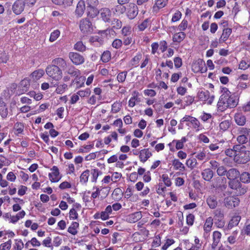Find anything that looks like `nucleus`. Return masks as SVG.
<instances>
[{
  "label": "nucleus",
  "instance_id": "de8ad7c7",
  "mask_svg": "<svg viewBox=\"0 0 250 250\" xmlns=\"http://www.w3.org/2000/svg\"><path fill=\"white\" fill-rule=\"evenodd\" d=\"M121 106H122V105L120 103H119L118 102H115L112 105V112L115 113L118 112L120 110Z\"/></svg>",
  "mask_w": 250,
  "mask_h": 250
},
{
  "label": "nucleus",
  "instance_id": "a211bd4d",
  "mask_svg": "<svg viewBox=\"0 0 250 250\" xmlns=\"http://www.w3.org/2000/svg\"><path fill=\"white\" fill-rule=\"evenodd\" d=\"M206 202L211 209L215 208L218 205L217 197L214 195L208 196L206 199Z\"/></svg>",
  "mask_w": 250,
  "mask_h": 250
},
{
  "label": "nucleus",
  "instance_id": "a19ab883",
  "mask_svg": "<svg viewBox=\"0 0 250 250\" xmlns=\"http://www.w3.org/2000/svg\"><path fill=\"white\" fill-rule=\"evenodd\" d=\"M123 194V192L120 188H115L112 193L116 199H120L122 198V196Z\"/></svg>",
  "mask_w": 250,
  "mask_h": 250
},
{
  "label": "nucleus",
  "instance_id": "37998d69",
  "mask_svg": "<svg viewBox=\"0 0 250 250\" xmlns=\"http://www.w3.org/2000/svg\"><path fill=\"white\" fill-rule=\"evenodd\" d=\"M111 25L113 28L119 29L121 28L122 24L121 21L117 19H114L111 21Z\"/></svg>",
  "mask_w": 250,
  "mask_h": 250
},
{
  "label": "nucleus",
  "instance_id": "ea45409f",
  "mask_svg": "<svg viewBox=\"0 0 250 250\" xmlns=\"http://www.w3.org/2000/svg\"><path fill=\"white\" fill-rule=\"evenodd\" d=\"M102 172L97 169H93L91 170V174L92 175V181L96 182L98 176L102 174Z\"/></svg>",
  "mask_w": 250,
  "mask_h": 250
},
{
  "label": "nucleus",
  "instance_id": "423d86ee",
  "mask_svg": "<svg viewBox=\"0 0 250 250\" xmlns=\"http://www.w3.org/2000/svg\"><path fill=\"white\" fill-rule=\"evenodd\" d=\"M239 203V198L234 196L227 197L224 199L225 206L228 208L232 209L237 207Z\"/></svg>",
  "mask_w": 250,
  "mask_h": 250
},
{
  "label": "nucleus",
  "instance_id": "aec40b11",
  "mask_svg": "<svg viewBox=\"0 0 250 250\" xmlns=\"http://www.w3.org/2000/svg\"><path fill=\"white\" fill-rule=\"evenodd\" d=\"M221 236V233L218 231H215L213 232V243L211 245V247L212 249H214L217 246V245H218L220 241Z\"/></svg>",
  "mask_w": 250,
  "mask_h": 250
},
{
  "label": "nucleus",
  "instance_id": "a878e982",
  "mask_svg": "<svg viewBox=\"0 0 250 250\" xmlns=\"http://www.w3.org/2000/svg\"><path fill=\"white\" fill-rule=\"evenodd\" d=\"M186 37V34L183 32H180L174 34L173 36V42H181Z\"/></svg>",
  "mask_w": 250,
  "mask_h": 250
},
{
  "label": "nucleus",
  "instance_id": "09e8293b",
  "mask_svg": "<svg viewBox=\"0 0 250 250\" xmlns=\"http://www.w3.org/2000/svg\"><path fill=\"white\" fill-rule=\"evenodd\" d=\"M167 1L168 0H157L155 5L158 8H162L167 5Z\"/></svg>",
  "mask_w": 250,
  "mask_h": 250
},
{
  "label": "nucleus",
  "instance_id": "e2e57ef3",
  "mask_svg": "<svg viewBox=\"0 0 250 250\" xmlns=\"http://www.w3.org/2000/svg\"><path fill=\"white\" fill-rule=\"evenodd\" d=\"M237 234V232L236 231H234L233 232L232 235L228 237V240L230 244H233L236 242Z\"/></svg>",
  "mask_w": 250,
  "mask_h": 250
},
{
  "label": "nucleus",
  "instance_id": "052dcab7",
  "mask_svg": "<svg viewBox=\"0 0 250 250\" xmlns=\"http://www.w3.org/2000/svg\"><path fill=\"white\" fill-rule=\"evenodd\" d=\"M78 217V214L77 213L76 210L72 208L70 209L69 211V218L70 219H77Z\"/></svg>",
  "mask_w": 250,
  "mask_h": 250
},
{
  "label": "nucleus",
  "instance_id": "79ce46f5",
  "mask_svg": "<svg viewBox=\"0 0 250 250\" xmlns=\"http://www.w3.org/2000/svg\"><path fill=\"white\" fill-rule=\"evenodd\" d=\"M57 87L56 89V92L58 94H62L67 89V85L65 83H63L59 85H57Z\"/></svg>",
  "mask_w": 250,
  "mask_h": 250
},
{
  "label": "nucleus",
  "instance_id": "f704fd0d",
  "mask_svg": "<svg viewBox=\"0 0 250 250\" xmlns=\"http://www.w3.org/2000/svg\"><path fill=\"white\" fill-rule=\"evenodd\" d=\"M111 59V53L109 51H104L101 56V59L104 62H108Z\"/></svg>",
  "mask_w": 250,
  "mask_h": 250
},
{
  "label": "nucleus",
  "instance_id": "7c9ffc66",
  "mask_svg": "<svg viewBox=\"0 0 250 250\" xmlns=\"http://www.w3.org/2000/svg\"><path fill=\"white\" fill-rule=\"evenodd\" d=\"M198 96L200 100L207 101L209 98V92L208 90H202L199 92Z\"/></svg>",
  "mask_w": 250,
  "mask_h": 250
},
{
  "label": "nucleus",
  "instance_id": "e433bc0d",
  "mask_svg": "<svg viewBox=\"0 0 250 250\" xmlns=\"http://www.w3.org/2000/svg\"><path fill=\"white\" fill-rule=\"evenodd\" d=\"M126 11V7L125 6L121 5L119 4L115 6L114 11L119 14H123Z\"/></svg>",
  "mask_w": 250,
  "mask_h": 250
},
{
  "label": "nucleus",
  "instance_id": "1a4fd4ad",
  "mask_svg": "<svg viewBox=\"0 0 250 250\" xmlns=\"http://www.w3.org/2000/svg\"><path fill=\"white\" fill-rule=\"evenodd\" d=\"M69 57L72 62L75 65L81 64L84 62L83 57L77 53L70 52L69 54Z\"/></svg>",
  "mask_w": 250,
  "mask_h": 250
},
{
  "label": "nucleus",
  "instance_id": "5fc2aeb1",
  "mask_svg": "<svg viewBox=\"0 0 250 250\" xmlns=\"http://www.w3.org/2000/svg\"><path fill=\"white\" fill-rule=\"evenodd\" d=\"M14 127L18 133H21L23 130L24 125L21 123L18 122L15 124Z\"/></svg>",
  "mask_w": 250,
  "mask_h": 250
},
{
  "label": "nucleus",
  "instance_id": "2f4dec72",
  "mask_svg": "<svg viewBox=\"0 0 250 250\" xmlns=\"http://www.w3.org/2000/svg\"><path fill=\"white\" fill-rule=\"evenodd\" d=\"M240 179L242 183H250V173L247 172H243L240 173Z\"/></svg>",
  "mask_w": 250,
  "mask_h": 250
},
{
  "label": "nucleus",
  "instance_id": "7ed1b4c3",
  "mask_svg": "<svg viewBox=\"0 0 250 250\" xmlns=\"http://www.w3.org/2000/svg\"><path fill=\"white\" fill-rule=\"evenodd\" d=\"M236 148L237 153L233 160L234 162L239 164H245L250 161V151L246 149L244 146L239 145Z\"/></svg>",
  "mask_w": 250,
  "mask_h": 250
},
{
  "label": "nucleus",
  "instance_id": "13d9d810",
  "mask_svg": "<svg viewBox=\"0 0 250 250\" xmlns=\"http://www.w3.org/2000/svg\"><path fill=\"white\" fill-rule=\"evenodd\" d=\"M149 20L148 19L144 20L139 25V28L140 30H145L149 25Z\"/></svg>",
  "mask_w": 250,
  "mask_h": 250
},
{
  "label": "nucleus",
  "instance_id": "bb28decb",
  "mask_svg": "<svg viewBox=\"0 0 250 250\" xmlns=\"http://www.w3.org/2000/svg\"><path fill=\"white\" fill-rule=\"evenodd\" d=\"M8 109L6 104L3 102H0V115L2 118H5L8 115Z\"/></svg>",
  "mask_w": 250,
  "mask_h": 250
},
{
  "label": "nucleus",
  "instance_id": "603ef678",
  "mask_svg": "<svg viewBox=\"0 0 250 250\" xmlns=\"http://www.w3.org/2000/svg\"><path fill=\"white\" fill-rule=\"evenodd\" d=\"M142 59V54H138L131 60L132 65H136Z\"/></svg>",
  "mask_w": 250,
  "mask_h": 250
},
{
  "label": "nucleus",
  "instance_id": "393cba45",
  "mask_svg": "<svg viewBox=\"0 0 250 250\" xmlns=\"http://www.w3.org/2000/svg\"><path fill=\"white\" fill-rule=\"evenodd\" d=\"M65 73L75 77H78L81 74L80 70L75 68L73 65L68 66Z\"/></svg>",
  "mask_w": 250,
  "mask_h": 250
},
{
  "label": "nucleus",
  "instance_id": "69168bd1",
  "mask_svg": "<svg viewBox=\"0 0 250 250\" xmlns=\"http://www.w3.org/2000/svg\"><path fill=\"white\" fill-rule=\"evenodd\" d=\"M188 26V21L186 20H183L181 23L179 24L178 27L180 31H184L186 29Z\"/></svg>",
  "mask_w": 250,
  "mask_h": 250
},
{
  "label": "nucleus",
  "instance_id": "f8f14e48",
  "mask_svg": "<svg viewBox=\"0 0 250 250\" xmlns=\"http://www.w3.org/2000/svg\"><path fill=\"white\" fill-rule=\"evenodd\" d=\"M85 10V3L83 0H80L77 3L75 11V15L77 17H81Z\"/></svg>",
  "mask_w": 250,
  "mask_h": 250
},
{
  "label": "nucleus",
  "instance_id": "72a5a7b5",
  "mask_svg": "<svg viewBox=\"0 0 250 250\" xmlns=\"http://www.w3.org/2000/svg\"><path fill=\"white\" fill-rule=\"evenodd\" d=\"M89 176V170L87 169L83 171L80 176V182L83 183H86L88 179Z\"/></svg>",
  "mask_w": 250,
  "mask_h": 250
},
{
  "label": "nucleus",
  "instance_id": "f03ea898",
  "mask_svg": "<svg viewBox=\"0 0 250 250\" xmlns=\"http://www.w3.org/2000/svg\"><path fill=\"white\" fill-rule=\"evenodd\" d=\"M238 101L239 98L234 94L221 96L217 103L218 109L223 111L228 108H234L237 105Z\"/></svg>",
  "mask_w": 250,
  "mask_h": 250
},
{
  "label": "nucleus",
  "instance_id": "58836bf2",
  "mask_svg": "<svg viewBox=\"0 0 250 250\" xmlns=\"http://www.w3.org/2000/svg\"><path fill=\"white\" fill-rule=\"evenodd\" d=\"M60 35V31L59 30H55L51 33L49 41L50 42H53L57 40V39Z\"/></svg>",
  "mask_w": 250,
  "mask_h": 250
},
{
  "label": "nucleus",
  "instance_id": "c85d7f7f",
  "mask_svg": "<svg viewBox=\"0 0 250 250\" xmlns=\"http://www.w3.org/2000/svg\"><path fill=\"white\" fill-rule=\"evenodd\" d=\"M241 219V217L240 216H234L232 218V219L229 221L228 228L229 229H232L233 227L236 226L239 223Z\"/></svg>",
  "mask_w": 250,
  "mask_h": 250
},
{
  "label": "nucleus",
  "instance_id": "f3484780",
  "mask_svg": "<svg viewBox=\"0 0 250 250\" xmlns=\"http://www.w3.org/2000/svg\"><path fill=\"white\" fill-rule=\"evenodd\" d=\"M99 11L97 6H87L86 12L87 17L94 19L99 14Z\"/></svg>",
  "mask_w": 250,
  "mask_h": 250
},
{
  "label": "nucleus",
  "instance_id": "338daca9",
  "mask_svg": "<svg viewBox=\"0 0 250 250\" xmlns=\"http://www.w3.org/2000/svg\"><path fill=\"white\" fill-rule=\"evenodd\" d=\"M237 140L240 144H244L247 142L248 139L246 135H241L237 137Z\"/></svg>",
  "mask_w": 250,
  "mask_h": 250
},
{
  "label": "nucleus",
  "instance_id": "680f3d73",
  "mask_svg": "<svg viewBox=\"0 0 250 250\" xmlns=\"http://www.w3.org/2000/svg\"><path fill=\"white\" fill-rule=\"evenodd\" d=\"M215 221V225L216 226L217 228H222L224 227L225 221L223 218L216 219V220Z\"/></svg>",
  "mask_w": 250,
  "mask_h": 250
},
{
  "label": "nucleus",
  "instance_id": "bf43d9fd",
  "mask_svg": "<svg viewBox=\"0 0 250 250\" xmlns=\"http://www.w3.org/2000/svg\"><path fill=\"white\" fill-rule=\"evenodd\" d=\"M194 215L192 214H189L187 216V223L189 226H192L194 221Z\"/></svg>",
  "mask_w": 250,
  "mask_h": 250
},
{
  "label": "nucleus",
  "instance_id": "8fccbe9b",
  "mask_svg": "<svg viewBox=\"0 0 250 250\" xmlns=\"http://www.w3.org/2000/svg\"><path fill=\"white\" fill-rule=\"evenodd\" d=\"M217 173L219 176H224L227 175V170L224 166H221L218 167Z\"/></svg>",
  "mask_w": 250,
  "mask_h": 250
},
{
  "label": "nucleus",
  "instance_id": "c756f323",
  "mask_svg": "<svg viewBox=\"0 0 250 250\" xmlns=\"http://www.w3.org/2000/svg\"><path fill=\"white\" fill-rule=\"evenodd\" d=\"M79 224L78 223L76 222H73L71 226L68 228L67 231L73 234V235H76L78 233V231L77 230V229L79 228Z\"/></svg>",
  "mask_w": 250,
  "mask_h": 250
},
{
  "label": "nucleus",
  "instance_id": "5701e85b",
  "mask_svg": "<svg viewBox=\"0 0 250 250\" xmlns=\"http://www.w3.org/2000/svg\"><path fill=\"white\" fill-rule=\"evenodd\" d=\"M232 32V29L229 28H225L223 30L222 34L219 39L220 42L226 41Z\"/></svg>",
  "mask_w": 250,
  "mask_h": 250
},
{
  "label": "nucleus",
  "instance_id": "9b49d317",
  "mask_svg": "<svg viewBox=\"0 0 250 250\" xmlns=\"http://www.w3.org/2000/svg\"><path fill=\"white\" fill-rule=\"evenodd\" d=\"M100 18L105 22H109L111 17V12L107 8H103L100 10Z\"/></svg>",
  "mask_w": 250,
  "mask_h": 250
},
{
  "label": "nucleus",
  "instance_id": "ddd939ff",
  "mask_svg": "<svg viewBox=\"0 0 250 250\" xmlns=\"http://www.w3.org/2000/svg\"><path fill=\"white\" fill-rule=\"evenodd\" d=\"M51 170L52 172L49 174L50 181L52 182H58L61 179V177H59L60 172L58 168L56 166H53Z\"/></svg>",
  "mask_w": 250,
  "mask_h": 250
},
{
  "label": "nucleus",
  "instance_id": "864d4df0",
  "mask_svg": "<svg viewBox=\"0 0 250 250\" xmlns=\"http://www.w3.org/2000/svg\"><path fill=\"white\" fill-rule=\"evenodd\" d=\"M122 44L123 42L122 40L116 39L113 42L112 45L113 47L116 49H119L122 46Z\"/></svg>",
  "mask_w": 250,
  "mask_h": 250
},
{
  "label": "nucleus",
  "instance_id": "20e7f679",
  "mask_svg": "<svg viewBox=\"0 0 250 250\" xmlns=\"http://www.w3.org/2000/svg\"><path fill=\"white\" fill-rule=\"evenodd\" d=\"M228 185L231 189L235 190V193L237 196L244 195L247 191L246 187L243 186L237 179L229 181Z\"/></svg>",
  "mask_w": 250,
  "mask_h": 250
},
{
  "label": "nucleus",
  "instance_id": "4be33fe9",
  "mask_svg": "<svg viewBox=\"0 0 250 250\" xmlns=\"http://www.w3.org/2000/svg\"><path fill=\"white\" fill-rule=\"evenodd\" d=\"M44 74V71L43 69H39L33 72L31 74V77L33 81H36L41 78Z\"/></svg>",
  "mask_w": 250,
  "mask_h": 250
},
{
  "label": "nucleus",
  "instance_id": "9d476101",
  "mask_svg": "<svg viewBox=\"0 0 250 250\" xmlns=\"http://www.w3.org/2000/svg\"><path fill=\"white\" fill-rule=\"evenodd\" d=\"M25 3L21 0H17L12 5V10L16 15H20L24 10Z\"/></svg>",
  "mask_w": 250,
  "mask_h": 250
},
{
  "label": "nucleus",
  "instance_id": "c9c22d12",
  "mask_svg": "<svg viewBox=\"0 0 250 250\" xmlns=\"http://www.w3.org/2000/svg\"><path fill=\"white\" fill-rule=\"evenodd\" d=\"M172 165L175 169H184L185 167L184 165L178 159H174L172 162Z\"/></svg>",
  "mask_w": 250,
  "mask_h": 250
},
{
  "label": "nucleus",
  "instance_id": "6e6d98bb",
  "mask_svg": "<svg viewBox=\"0 0 250 250\" xmlns=\"http://www.w3.org/2000/svg\"><path fill=\"white\" fill-rule=\"evenodd\" d=\"M162 178L163 179V182L165 184L167 187H169L171 185V182L170 181V178L168 177L167 174H164L162 175Z\"/></svg>",
  "mask_w": 250,
  "mask_h": 250
},
{
  "label": "nucleus",
  "instance_id": "0eeeda50",
  "mask_svg": "<svg viewBox=\"0 0 250 250\" xmlns=\"http://www.w3.org/2000/svg\"><path fill=\"white\" fill-rule=\"evenodd\" d=\"M127 16L130 19H134L138 13V8L134 3H130L126 7Z\"/></svg>",
  "mask_w": 250,
  "mask_h": 250
},
{
  "label": "nucleus",
  "instance_id": "6ab92c4d",
  "mask_svg": "<svg viewBox=\"0 0 250 250\" xmlns=\"http://www.w3.org/2000/svg\"><path fill=\"white\" fill-rule=\"evenodd\" d=\"M234 120L236 123L240 126L244 125L246 122V118L242 113H237L235 114Z\"/></svg>",
  "mask_w": 250,
  "mask_h": 250
},
{
  "label": "nucleus",
  "instance_id": "412c9836",
  "mask_svg": "<svg viewBox=\"0 0 250 250\" xmlns=\"http://www.w3.org/2000/svg\"><path fill=\"white\" fill-rule=\"evenodd\" d=\"M213 172L210 168H206L201 173L204 180L207 181H210L213 176Z\"/></svg>",
  "mask_w": 250,
  "mask_h": 250
},
{
  "label": "nucleus",
  "instance_id": "b1692460",
  "mask_svg": "<svg viewBox=\"0 0 250 250\" xmlns=\"http://www.w3.org/2000/svg\"><path fill=\"white\" fill-rule=\"evenodd\" d=\"M142 217V213L140 211L135 212L128 216V220L130 223H135Z\"/></svg>",
  "mask_w": 250,
  "mask_h": 250
},
{
  "label": "nucleus",
  "instance_id": "49530a36",
  "mask_svg": "<svg viewBox=\"0 0 250 250\" xmlns=\"http://www.w3.org/2000/svg\"><path fill=\"white\" fill-rule=\"evenodd\" d=\"M190 123L192 124L193 128H195L197 131L199 130L200 122L196 118L194 117L191 118Z\"/></svg>",
  "mask_w": 250,
  "mask_h": 250
},
{
  "label": "nucleus",
  "instance_id": "4d7b16f0",
  "mask_svg": "<svg viewBox=\"0 0 250 250\" xmlns=\"http://www.w3.org/2000/svg\"><path fill=\"white\" fill-rule=\"evenodd\" d=\"M214 214L215 215V220H216V219L224 218V214L221 209H217L214 210Z\"/></svg>",
  "mask_w": 250,
  "mask_h": 250
},
{
  "label": "nucleus",
  "instance_id": "4c0bfd02",
  "mask_svg": "<svg viewBox=\"0 0 250 250\" xmlns=\"http://www.w3.org/2000/svg\"><path fill=\"white\" fill-rule=\"evenodd\" d=\"M75 49L80 51L83 52L86 50V47L83 44L82 42L79 41L78 42L74 45Z\"/></svg>",
  "mask_w": 250,
  "mask_h": 250
},
{
  "label": "nucleus",
  "instance_id": "473e14b6",
  "mask_svg": "<svg viewBox=\"0 0 250 250\" xmlns=\"http://www.w3.org/2000/svg\"><path fill=\"white\" fill-rule=\"evenodd\" d=\"M239 146V145H234L233 146L232 149H227V150H226L225 153H226V155H227L230 157H233V158H234V157H235L236 153H237V152H236L237 150H236V148H235V147L236 146Z\"/></svg>",
  "mask_w": 250,
  "mask_h": 250
},
{
  "label": "nucleus",
  "instance_id": "4468645a",
  "mask_svg": "<svg viewBox=\"0 0 250 250\" xmlns=\"http://www.w3.org/2000/svg\"><path fill=\"white\" fill-rule=\"evenodd\" d=\"M30 86V80L28 78L22 80L20 84L19 91L20 94H23L28 90Z\"/></svg>",
  "mask_w": 250,
  "mask_h": 250
},
{
  "label": "nucleus",
  "instance_id": "6e6552de",
  "mask_svg": "<svg viewBox=\"0 0 250 250\" xmlns=\"http://www.w3.org/2000/svg\"><path fill=\"white\" fill-rule=\"evenodd\" d=\"M192 69L194 72H200L203 73L207 71V67L203 60H198L193 64Z\"/></svg>",
  "mask_w": 250,
  "mask_h": 250
},
{
  "label": "nucleus",
  "instance_id": "2eb2a0df",
  "mask_svg": "<svg viewBox=\"0 0 250 250\" xmlns=\"http://www.w3.org/2000/svg\"><path fill=\"white\" fill-rule=\"evenodd\" d=\"M240 176V172L236 168H230L227 171L226 176L229 181L237 179Z\"/></svg>",
  "mask_w": 250,
  "mask_h": 250
},
{
  "label": "nucleus",
  "instance_id": "39448f33",
  "mask_svg": "<svg viewBox=\"0 0 250 250\" xmlns=\"http://www.w3.org/2000/svg\"><path fill=\"white\" fill-rule=\"evenodd\" d=\"M79 27L81 31L85 34H91L94 30L93 25L88 18H84L80 21Z\"/></svg>",
  "mask_w": 250,
  "mask_h": 250
},
{
  "label": "nucleus",
  "instance_id": "0e129e2a",
  "mask_svg": "<svg viewBox=\"0 0 250 250\" xmlns=\"http://www.w3.org/2000/svg\"><path fill=\"white\" fill-rule=\"evenodd\" d=\"M229 122L225 121L223 122H222L219 125L220 128L221 129H222L223 130H226L227 129H228L229 127Z\"/></svg>",
  "mask_w": 250,
  "mask_h": 250
},
{
  "label": "nucleus",
  "instance_id": "a18cd8bd",
  "mask_svg": "<svg viewBox=\"0 0 250 250\" xmlns=\"http://www.w3.org/2000/svg\"><path fill=\"white\" fill-rule=\"evenodd\" d=\"M12 242L9 240L7 242L2 243L0 245V250H9L11 247Z\"/></svg>",
  "mask_w": 250,
  "mask_h": 250
},
{
  "label": "nucleus",
  "instance_id": "3c124183",
  "mask_svg": "<svg viewBox=\"0 0 250 250\" xmlns=\"http://www.w3.org/2000/svg\"><path fill=\"white\" fill-rule=\"evenodd\" d=\"M90 94V90L89 88H86L84 90H80L77 92V94L81 97L88 96Z\"/></svg>",
  "mask_w": 250,
  "mask_h": 250
},
{
  "label": "nucleus",
  "instance_id": "f257e3e1",
  "mask_svg": "<svg viewBox=\"0 0 250 250\" xmlns=\"http://www.w3.org/2000/svg\"><path fill=\"white\" fill-rule=\"evenodd\" d=\"M52 64L46 68L45 71L49 77L50 87H56L62 77V70L67 67L65 61L62 58H57L52 60Z\"/></svg>",
  "mask_w": 250,
  "mask_h": 250
},
{
  "label": "nucleus",
  "instance_id": "774afa93",
  "mask_svg": "<svg viewBox=\"0 0 250 250\" xmlns=\"http://www.w3.org/2000/svg\"><path fill=\"white\" fill-rule=\"evenodd\" d=\"M182 14L179 11H177L172 18V21L175 22L180 19Z\"/></svg>",
  "mask_w": 250,
  "mask_h": 250
},
{
  "label": "nucleus",
  "instance_id": "c03bdc74",
  "mask_svg": "<svg viewBox=\"0 0 250 250\" xmlns=\"http://www.w3.org/2000/svg\"><path fill=\"white\" fill-rule=\"evenodd\" d=\"M127 72V71H123L118 74L117 80L119 83H123L125 81Z\"/></svg>",
  "mask_w": 250,
  "mask_h": 250
},
{
  "label": "nucleus",
  "instance_id": "cd10ccee",
  "mask_svg": "<svg viewBox=\"0 0 250 250\" xmlns=\"http://www.w3.org/2000/svg\"><path fill=\"white\" fill-rule=\"evenodd\" d=\"M213 218L211 217H209L206 219L204 226V229L206 232H208L210 231L213 223Z\"/></svg>",
  "mask_w": 250,
  "mask_h": 250
},
{
  "label": "nucleus",
  "instance_id": "dca6fc26",
  "mask_svg": "<svg viewBox=\"0 0 250 250\" xmlns=\"http://www.w3.org/2000/svg\"><path fill=\"white\" fill-rule=\"evenodd\" d=\"M151 156L152 153L148 148H144L139 152V158L143 163L146 162Z\"/></svg>",
  "mask_w": 250,
  "mask_h": 250
}]
</instances>
